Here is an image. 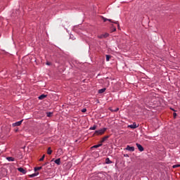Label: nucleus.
I'll use <instances>...</instances> for the list:
<instances>
[{"instance_id":"obj_1","label":"nucleus","mask_w":180,"mask_h":180,"mask_svg":"<svg viewBox=\"0 0 180 180\" xmlns=\"http://www.w3.org/2000/svg\"><path fill=\"white\" fill-rule=\"evenodd\" d=\"M158 105H160L158 98L153 97L150 103V106H158Z\"/></svg>"},{"instance_id":"obj_2","label":"nucleus","mask_w":180,"mask_h":180,"mask_svg":"<svg viewBox=\"0 0 180 180\" xmlns=\"http://www.w3.org/2000/svg\"><path fill=\"white\" fill-rule=\"evenodd\" d=\"M106 130H108V128H103L100 130H96L95 131V134H96L97 136H102V134H105V131H106Z\"/></svg>"},{"instance_id":"obj_3","label":"nucleus","mask_w":180,"mask_h":180,"mask_svg":"<svg viewBox=\"0 0 180 180\" xmlns=\"http://www.w3.org/2000/svg\"><path fill=\"white\" fill-rule=\"evenodd\" d=\"M102 20H103V22H107V20H108V22H110V23H117V21H113V20H112L110 19H108L105 17H102Z\"/></svg>"},{"instance_id":"obj_4","label":"nucleus","mask_w":180,"mask_h":180,"mask_svg":"<svg viewBox=\"0 0 180 180\" xmlns=\"http://www.w3.org/2000/svg\"><path fill=\"white\" fill-rule=\"evenodd\" d=\"M98 39H106V37H109V34L105 33L98 36Z\"/></svg>"},{"instance_id":"obj_5","label":"nucleus","mask_w":180,"mask_h":180,"mask_svg":"<svg viewBox=\"0 0 180 180\" xmlns=\"http://www.w3.org/2000/svg\"><path fill=\"white\" fill-rule=\"evenodd\" d=\"M128 127H129L130 129H137V127H139V125H137L136 122H134L132 124L128 125Z\"/></svg>"},{"instance_id":"obj_6","label":"nucleus","mask_w":180,"mask_h":180,"mask_svg":"<svg viewBox=\"0 0 180 180\" xmlns=\"http://www.w3.org/2000/svg\"><path fill=\"white\" fill-rule=\"evenodd\" d=\"M127 151H134V146H127V148H125Z\"/></svg>"},{"instance_id":"obj_7","label":"nucleus","mask_w":180,"mask_h":180,"mask_svg":"<svg viewBox=\"0 0 180 180\" xmlns=\"http://www.w3.org/2000/svg\"><path fill=\"white\" fill-rule=\"evenodd\" d=\"M23 122V120H20V121H18L15 123H13L12 124L13 127H15V126H20V124H22V122Z\"/></svg>"},{"instance_id":"obj_8","label":"nucleus","mask_w":180,"mask_h":180,"mask_svg":"<svg viewBox=\"0 0 180 180\" xmlns=\"http://www.w3.org/2000/svg\"><path fill=\"white\" fill-rule=\"evenodd\" d=\"M136 146L138 147V150H139L141 152L144 151V148H143L140 143H136Z\"/></svg>"},{"instance_id":"obj_9","label":"nucleus","mask_w":180,"mask_h":180,"mask_svg":"<svg viewBox=\"0 0 180 180\" xmlns=\"http://www.w3.org/2000/svg\"><path fill=\"white\" fill-rule=\"evenodd\" d=\"M54 162L57 165H61V159L60 158H58L56 160H54Z\"/></svg>"},{"instance_id":"obj_10","label":"nucleus","mask_w":180,"mask_h":180,"mask_svg":"<svg viewBox=\"0 0 180 180\" xmlns=\"http://www.w3.org/2000/svg\"><path fill=\"white\" fill-rule=\"evenodd\" d=\"M44 98H47V95L42 94V95H41V96H39L38 97V99H39L40 101H41V100L44 99Z\"/></svg>"},{"instance_id":"obj_11","label":"nucleus","mask_w":180,"mask_h":180,"mask_svg":"<svg viewBox=\"0 0 180 180\" xmlns=\"http://www.w3.org/2000/svg\"><path fill=\"white\" fill-rule=\"evenodd\" d=\"M18 171L20 172H22V174H26V171L25 170V169H23L22 167L18 168Z\"/></svg>"},{"instance_id":"obj_12","label":"nucleus","mask_w":180,"mask_h":180,"mask_svg":"<svg viewBox=\"0 0 180 180\" xmlns=\"http://www.w3.org/2000/svg\"><path fill=\"white\" fill-rule=\"evenodd\" d=\"M53 153V150H51V148H48L47 150V154H49V155H51V153Z\"/></svg>"},{"instance_id":"obj_13","label":"nucleus","mask_w":180,"mask_h":180,"mask_svg":"<svg viewBox=\"0 0 180 180\" xmlns=\"http://www.w3.org/2000/svg\"><path fill=\"white\" fill-rule=\"evenodd\" d=\"M108 137L109 136H104L101 140V143H104V141H106Z\"/></svg>"},{"instance_id":"obj_14","label":"nucleus","mask_w":180,"mask_h":180,"mask_svg":"<svg viewBox=\"0 0 180 180\" xmlns=\"http://www.w3.org/2000/svg\"><path fill=\"white\" fill-rule=\"evenodd\" d=\"M105 164H112V161H110V159H109V158H107L105 159Z\"/></svg>"},{"instance_id":"obj_15","label":"nucleus","mask_w":180,"mask_h":180,"mask_svg":"<svg viewBox=\"0 0 180 180\" xmlns=\"http://www.w3.org/2000/svg\"><path fill=\"white\" fill-rule=\"evenodd\" d=\"M105 91H106L105 88L101 89L98 90V94H103V92H105Z\"/></svg>"},{"instance_id":"obj_16","label":"nucleus","mask_w":180,"mask_h":180,"mask_svg":"<svg viewBox=\"0 0 180 180\" xmlns=\"http://www.w3.org/2000/svg\"><path fill=\"white\" fill-rule=\"evenodd\" d=\"M6 160L8 161H15V158H13L12 157H8V158H6Z\"/></svg>"},{"instance_id":"obj_17","label":"nucleus","mask_w":180,"mask_h":180,"mask_svg":"<svg viewBox=\"0 0 180 180\" xmlns=\"http://www.w3.org/2000/svg\"><path fill=\"white\" fill-rule=\"evenodd\" d=\"M37 175H39V173H34V174H30V178H33L34 176H37Z\"/></svg>"},{"instance_id":"obj_18","label":"nucleus","mask_w":180,"mask_h":180,"mask_svg":"<svg viewBox=\"0 0 180 180\" xmlns=\"http://www.w3.org/2000/svg\"><path fill=\"white\" fill-rule=\"evenodd\" d=\"M101 146H102V143L95 145V146H93V148H98V147H101Z\"/></svg>"},{"instance_id":"obj_19","label":"nucleus","mask_w":180,"mask_h":180,"mask_svg":"<svg viewBox=\"0 0 180 180\" xmlns=\"http://www.w3.org/2000/svg\"><path fill=\"white\" fill-rule=\"evenodd\" d=\"M90 130H96V125L90 127Z\"/></svg>"},{"instance_id":"obj_20","label":"nucleus","mask_w":180,"mask_h":180,"mask_svg":"<svg viewBox=\"0 0 180 180\" xmlns=\"http://www.w3.org/2000/svg\"><path fill=\"white\" fill-rule=\"evenodd\" d=\"M51 115H53V112H47V113H46V116H47L48 117H51Z\"/></svg>"},{"instance_id":"obj_21","label":"nucleus","mask_w":180,"mask_h":180,"mask_svg":"<svg viewBox=\"0 0 180 180\" xmlns=\"http://www.w3.org/2000/svg\"><path fill=\"white\" fill-rule=\"evenodd\" d=\"M45 157H46V155H43V156L39 159V161H44Z\"/></svg>"},{"instance_id":"obj_22","label":"nucleus","mask_w":180,"mask_h":180,"mask_svg":"<svg viewBox=\"0 0 180 180\" xmlns=\"http://www.w3.org/2000/svg\"><path fill=\"white\" fill-rule=\"evenodd\" d=\"M41 167H35L34 168V171H40V169H41Z\"/></svg>"},{"instance_id":"obj_23","label":"nucleus","mask_w":180,"mask_h":180,"mask_svg":"<svg viewBox=\"0 0 180 180\" xmlns=\"http://www.w3.org/2000/svg\"><path fill=\"white\" fill-rule=\"evenodd\" d=\"M110 60V56L106 55V61H109Z\"/></svg>"},{"instance_id":"obj_24","label":"nucleus","mask_w":180,"mask_h":180,"mask_svg":"<svg viewBox=\"0 0 180 180\" xmlns=\"http://www.w3.org/2000/svg\"><path fill=\"white\" fill-rule=\"evenodd\" d=\"M180 167V165H174L172 166V168H178Z\"/></svg>"},{"instance_id":"obj_25","label":"nucleus","mask_w":180,"mask_h":180,"mask_svg":"<svg viewBox=\"0 0 180 180\" xmlns=\"http://www.w3.org/2000/svg\"><path fill=\"white\" fill-rule=\"evenodd\" d=\"M82 112L83 113H85V112H86V108H83V109L82 110Z\"/></svg>"},{"instance_id":"obj_26","label":"nucleus","mask_w":180,"mask_h":180,"mask_svg":"<svg viewBox=\"0 0 180 180\" xmlns=\"http://www.w3.org/2000/svg\"><path fill=\"white\" fill-rule=\"evenodd\" d=\"M115 25H117V27H118V29H119V30H120V25H119V22L115 23Z\"/></svg>"},{"instance_id":"obj_27","label":"nucleus","mask_w":180,"mask_h":180,"mask_svg":"<svg viewBox=\"0 0 180 180\" xmlns=\"http://www.w3.org/2000/svg\"><path fill=\"white\" fill-rule=\"evenodd\" d=\"M114 112H117L119 110V108H117L115 110H113Z\"/></svg>"},{"instance_id":"obj_28","label":"nucleus","mask_w":180,"mask_h":180,"mask_svg":"<svg viewBox=\"0 0 180 180\" xmlns=\"http://www.w3.org/2000/svg\"><path fill=\"white\" fill-rule=\"evenodd\" d=\"M109 110H110L111 112H114V110L112 109V108H109Z\"/></svg>"},{"instance_id":"obj_29","label":"nucleus","mask_w":180,"mask_h":180,"mask_svg":"<svg viewBox=\"0 0 180 180\" xmlns=\"http://www.w3.org/2000/svg\"><path fill=\"white\" fill-rule=\"evenodd\" d=\"M174 117H176V112H174Z\"/></svg>"},{"instance_id":"obj_30","label":"nucleus","mask_w":180,"mask_h":180,"mask_svg":"<svg viewBox=\"0 0 180 180\" xmlns=\"http://www.w3.org/2000/svg\"><path fill=\"white\" fill-rule=\"evenodd\" d=\"M112 32H116V28H113Z\"/></svg>"},{"instance_id":"obj_31","label":"nucleus","mask_w":180,"mask_h":180,"mask_svg":"<svg viewBox=\"0 0 180 180\" xmlns=\"http://www.w3.org/2000/svg\"><path fill=\"white\" fill-rule=\"evenodd\" d=\"M124 157H129V155H127V154L124 155Z\"/></svg>"},{"instance_id":"obj_32","label":"nucleus","mask_w":180,"mask_h":180,"mask_svg":"<svg viewBox=\"0 0 180 180\" xmlns=\"http://www.w3.org/2000/svg\"><path fill=\"white\" fill-rule=\"evenodd\" d=\"M46 65H50V63H46Z\"/></svg>"},{"instance_id":"obj_33","label":"nucleus","mask_w":180,"mask_h":180,"mask_svg":"<svg viewBox=\"0 0 180 180\" xmlns=\"http://www.w3.org/2000/svg\"><path fill=\"white\" fill-rule=\"evenodd\" d=\"M53 161H54V159H52V160H51V162H53Z\"/></svg>"},{"instance_id":"obj_34","label":"nucleus","mask_w":180,"mask_h":180,"mask_svg":"<svg viewBox=\"0 0 180 180\" xmlns=\"http://www.w3.org/2000/svg\"><path fill=\"white\" fill-rule=\"evenodd\" d=\"M58 151H61V149H59Z\"/></svg>"}]
</instances>
